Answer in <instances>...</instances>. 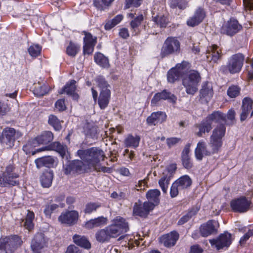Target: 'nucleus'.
Returning <instances> with one entry per match:
<instances>
[{
    "mask_svg": "<svg viewBox=\"0 0 253 253\" xmlns=\"http://www.w3.org/2000/svg\"><path fill=\"white\" fill-rule=\"evenodd\" d=\"M79 49L80 46L79 45L72 42H70L66 48V53L69 56H75L79 51Z\"/></svg>",
    "mask_w": 253,
    "mask_h": 253,
    "instance_id": "47",
    "label": "nucleus"
},
{
    "mask_svg": "<svg viewBox=\"0 0 253 253\" xmlns=\"http://www.w3.org/2000/svg\"><path fill=\"white\" fill-rule=\"evenodd\" d=\"M76 81L75 80L71 81L69 83H67L64 87L59 92L60 94L64 93H67L68 95L73 96L74 99H77L79 96L75 93L76 89Z\"/></svg>",
    "mask_w": 253,
    "mask_h": 253,
    "instance_id": "32",
    "label": "nucleus"
},
{
    "mask_svg": "<svg viewBox=\"0 0 253 253\" xmlns=\"http://www.w3.org/2000/svg\"><path fill=\"white\" fill-rule=\"evenodd\" d=\"M226 132V127L224 125H217L213 129L211 136L222 140Z\"/></svg>",
    "mask_w": 253,
    "mask_h": 253,
    "instance_id": "41",
    "label": "nucleus"
},
{
    "mask_svg": "<svg viewBox=\"0 0 253 253\" xmlns=\"http://www.w3.org/2000/svg\"><path fill=\"white\" fill-rule=\"evenodd\" d=\"M180 42L174 37H169L164 42L161 49V55L162 57L174 54L180 50Z\"/></svg>",
    "mask_w": 253,
    "mask_h": 253,
    "instance_id": "6",
    "label": "nucleus"
},
{
    "mask_svg": "<svg viewBox=\"0 0 253 253\" xmlns=\"http://www.w3.org/2000/svg\"><path fill=\"white\" fill-rule=\"evenodd\" d=\"M176 169L175 164L169 165L164 170L161 178L159 180V185L164 193H167L170 179Z\"/></svg>",
    "mask_w": 253,
    "mask_h": 253,
    "instance_id": "9",
    "label": "nucleus"
},
{
    "mask_svg": "<svg viewBox=\"0 0 253 253\" xmlns=\"http://www.w3.org/2000/svg\"><path fill=\"white\" fill-rule=\"evenodd\" d=\"M250 114V117H253V100L249 97H245L242 100L240 114V121L243 122L247 119Z\"/></svg>",
    "mask_w": 253,
    "mask_h": 253,
    "instance_id": "15",
    "label": "nucleus"
},
{
    "mask_svg": "<svg viewBox=\"0 0 253 253\" xmlns=\"http://www.w3.org/2000/svg\"><path fill=\"white\" fill-rule=\"evenodd\" d=\"M21 243V239L17 235L6 237L0 239V250H3L4 253H12Z\"/></svg>",
    "mask_w": 253,
    "mask_h": 253,
    "instance_id": "7",
    "label": "nucleus"
},
{
    "mask_svg": "<svg viewBox=\"0 0 253 253\" xmlns=\"http://www.w3.org/2000/svg\"><path fill=\"white\" fill-rule=\"evenodd\" d=\"M100 207L101 204L99 203L90 202L86 205L84 211L85 213L90 214L92 212L95 211Z\"/></svg>",
    "mask_w": 253,
    "mask_h": 253,
    "instance_id": "51",
    "label": "nucleus"
},
{
    "mask_svg": "<svg viewBox=\"0 0 253 253\" xmlns=\"http://www.w3.org/2000/svg\"><path fill=\"white\" fill-rule=\"evenodd\" d=\"M206 119L208 121L211 122V124L213 122L218 123L222 121H226L225 115L219 111H215L212 114L209 115Z\"/></svg>",
    "mask_w": 253,
    "mask_h": 253,
    "instance_id": "37",
    "label": "nucleus"
},
{
    "mask_svg": "<svg viewBox=\"0 0 253 253\" xmlns=\"http://www.w3.org/2000/svg\"><path fill=\"white\" fill-rule=\"evenodd\" d=\"M162 100H168L171 102L175 103L176 101V97L170 92L164 90L161 92L156 93L152 99L151 103L152 105H156Z\"/></svg>",
    "mask_w": 253,
    "mask_h": 253,
    "instance_id": "22",
    "label": "nucleus"
},
{
    "mask_svg": "<svg viewBox=\"0 0 253 253\" xmlns=\"http://www.w3.org/2000/svg\"><path fill=\"white\" fill-rule=\"evenodd\" d=\"M73 239L74 242L78 246L86 249H89L91 247L90 243L84 237H81L78 235H75L73 237Z\"/></svg>",
    "mask_w": 253,
    "mask_h": 253,
    "instance_id": "40",
    "label": "nucleus"
},
{
    "mask_svg": "<svg viewBox=\"0 0 253 253\" xmlns=\"http://www.w3.org/2000/svg\"><path fill=\"white\" fill-rule=\"evenodd\" d=\"M245 57L241 53L232 56L228 60L227 68L231 74L239 72L243 65Z\"/></svg>",
    "mask_w": 253,
    "mask_h": 253,
    "instance_id": "10",
    "label": "nucleus"
},
{
    "mask_svg": "<svg viewBox=\"0 0 253 253\" xmlns=\"http://www.w3.org/2000/svg\"><path fill=\"white\" fill-rule=\"evenodd\" d=\"M141 1L142 0H126L125 8L127 9L131 7H138L141 4Z\"/></svg>",
    "mask_w": 253,
    "mask_h": 253,
    "instance_id": "60",
    "label": "nucleus"
},
{
    "mask_svg": "<svg viewBox=\"0 0 253 253\" xmlns=\"http://www.w3.org/2000/svg\"><path fill=\"white\" fill-rule=\"evenodd\" d=\"M96 82L100 88L98 103L101 109H104L108 106L110 99V86L102 77H98L96 79Z\"/></svg>",
    "mask_w": 253,
    "mask_h": 253,
    "instance_id": "5",
    "label": "nucleus"
},
{
    "mask_svg": "<svg viewBox=\"0 0 253 253\" xmlns=\"http://www.w3.org/2000/svg\"><path fill=\"white\" fill-rule=\"evenodd\" d=\"M179 186V189H184L190 187L192 184V180L187 175L181 176L175 181Z\"/></svg>",
    "mask_w": 253,
    "mask_h": 253,
    "instance_id": "39",
    "label": "nucleus"
},
{
    "mask_svg": "<svg viewBox=\"0 0 253 253\" xmlns=\"http://www.w3.org/2000/svg\"><path fill=\"white\" fill-rule=\"evenodd\" d=\"M79 218V213L76 211L62 212L58 217V220L62 224L73 225L76 224Z\"/></svg>",
    "mask_w": 253,
    "mask_h": 253,
    "instance_id": "18",
    "label": "nucleus"
},
{
    "mask_svg": "<svg viewBox=\"0 0 253 253\" xmlns=\"http://www.w3.org/2000/svg\"><path fill=\"white\" fill-rule=\"evenodd\" d=\"M77 155L86 163L88 168H95L101 161L104 160V152L97 147H92L86 150H79Z\"/></svg>",
    "mask_w": 253,
    "mask_h": 253,
    "instance_id": "2",
    "label": "nucleus"
},
{
    "mask_svg": "<svg viewBox=\"0 0 253 253\" xmlns=\"http://www.w3.org/2000/svg\"><path fill=\"white\" fill-rule=\"evenodd\" d=\"M190 147V144L186 145L182 152V164L184 167L186 169H190L192 166V164L189 156Z\"/></svg>",
    "mask_w": 253,
    "mask_h": 253,
    "instance_id": "35",
    "label": "nucleus"
},
{
    "mask_svg": "<svg viewBox=\"0 0 253 253\" xmlns=\"http://www.w3.org/2000/svg\"><path fill=\"white\" fill-rule=\"evenodd\" d=\"M210 242L212 246H214L219 250L224 247H228L232 243L231 234L226 232L221 234L216 239L210 240Z\"/></svg>",
    "mask_w": 253,
    "mask_h": 253,
    "instance_id": "16",
    "label": "nucleus"
},
{
    "mask_svg": "<svg viewBox=\"0 0 253 253\" xmlns=\"http://www.w3.org/2000/svg\"><path fill=\"white\" fill-rule=\"evenodd\" d=\"M241 89L237 85H232L230 86L227 91V93L230 98H235L239 95Z\"/></svg>",
    "mask_w": 253,
    "mask_h": 253,
    "instance_id": "52",
    "label": "nucleus"
},
{
    "mask_svg": "<svg viewBox=\"0 0 253 253\" xmlns=\"http://www.w3.org/2000/svg\"><path fill=\"white\" fill-rule=\"evenodd\" d=\"M179 190H180L179 189V186L175 181L174 183H173L170 187V194L171 197L174 198L176 197L178 194Z\"/></svg>",
    "mask_w": 253,
    "mask_h": 253,
    "instance_id": "62",
    "label": "nucleus"
},
{
    "mask_svg": "<svg viewBox=\"0 0 253 253\" xmlns=\"http://www.w3.org/2000/svg\"><path fill=\"white\" fill-rule=\"evenodd\" d=\"M188 4L187 0H171L170 6L172 8L178 7L179 9H185Z\"/></svg>",
    "mask_w": 253,
    "mask_h": 253,
    "instance_id": "49",
    "label": "nucleus"
},
{
    "mask_svg": "<svg viewBox=\"0 0 253 253\" xmlns=\"http://www.w3.org/2000/svg\"><path fill=\"white\" fill-rule=\"evenodd\" d=\"M219 224L217 221L211 220L206 224L202 225L200 227V232L202 236L208 237L216 231Z\"/></svg>",
    "mask_w": 253,
    "mask_h": 253,
    "instance_id": "25",
    "label": "nucleus"
},
{
    "mask_svg": "<svg viewBox=\"0 0 253 253\" xmlns=\"http://www.w3.org/2000/svg\"><path fill=\"white\" fill-rule=\"evenodd\" d=\"M111 3V0H94V5L98 9L103 10Z\"/></svg>",
    "mask_w": 253,
    "mask_h": 253,
    "instance_id": "56",
    "label": "nucleus"
},
{
    "mask_svg": "<svg viewBox=\"0 0 253 253\" xmlns=\"http://www.w3.org/2000/svg\"><path fill=\"white\" fill-rule=\"evenodd\" d=\"M107 222V218L101 216L90 219L85 223L84 227L87 229H92L94 227L104 226Z\"/></svg>",
    "mask_w": 253,
    "mask_h": 253,
    "instance_id": "29",
    "label": "nucleus"
},
{
    "mask_svg": "<svg viewBox=\"0 0 253 253\" xmlns=\"http://www.w3.org/2000/svg\"><path fill=\"white\" fill-rule=\"evenodd\" d=\"M2 135L0 140L1 144L5 148H10L14 146L15 139L21 136L22 133L13 128L8 127L3 130Z\"/></svg>",
    "mask_w": 253,
    "mask_h": 253,
    "instance_id": "8",
    "label": "nucleus"
},
{
    "mask_svg": "<svg viewBox=\"0 0 253 253\" xmlns=\"http://www.w3.org/2000/svg\"><path fill=\"white\" fill-rule=\"evenodd\" d=\"M154 209V205L150 202H144L143 204L135 203L133 209L134 215L141 217H146L149 213Z\"/></svg>",
    "mask_w": 253,
    "mask_h": 253,
    "instance_id": "17",
    "label": "nucleus"
},
{
    "mask_svg": "<svg viewBox=\"0 0 253 253\" xmlns=\"http://www.w3.org/2000/svg\"><path fill=\"white\" fill-rule=\"evenodd\" d=\"M167 115L163 112H154L147 119V123L150 125H156L158 124H161L166 121Z\"/></svg>",
    "mask_w": 253,
    "mask_h": 253,
    "instance_id": "28",
    "label": "nucleus"
},
{
    "mask_svg": "<svg viewBox=\"0 0 253 253\" xmlns=\"http://www.w3.org/2000/svg\"><path fill=\"white\" fill-rule=\"evenodd\" d=\"M111 197L117 200H124L126 198V194L124 192H120L118 193L117 192H113L111 194Z\"/></svg>",
    "mask_w": 253,
    "mask_h": 253,
    "instance_id": "63",
    "label": "nucleus"
},
{
    "mask_svg": "<svg viewBox=\"0 0 253 253\" xmlns=\"http://www.w3.org/2000/svg\"><path fill=\"white\" fill-rule=\"evenodd\" d=\"M13 170L14 167L13 165H9L7 166L5 171L2 174V176H0V185L1 186H14L17 184L16 181L13 180V179L18 177V175L16 173L13 172Z\"/></svg>",
    "mask_w": 253,
    "mask_h": 253,
    "instance_id": "12",
    "label": "nucleus"
},
{
    "mask_svg": "<svg viewBox=\"0 0 253 253\" xmlns=\"http://www.w3.org/2000/svg\"><path fill=\"white\" fill-rule=\"evenodd\" d=\"M87 167L86 163L81 160H74L70 163L69 165L64 168V173L68 175L72 172H82Z\"/></svg>",
    "mask_w": 253,
    "mask_h": 253,
    "instance_id": "20",
    "label": "nucleus"
},
{
    "mask_svg": "<svg viewBox=\"0 0 253 253\" xmlns=\"http://www.w3.org/2000/svg\"><path fill=\"white\" fill-rule=\"evenodd\" d=\"M206 17V12L201 7L197 8L194 15L187 21V24L190 27H194L201 23Z\"/></svg>",
    "mask_w": 253,
    "mask_h": 253,
    "instance_id": "21",
    "label": "nucleus"
},
{
    "mask_svg": "<svg viewBox=\"0 0 253 253\" xmlns=\"http://www.w3.org/2000/svg\"><path fill=\"white\" fill-rule=\"evenodd\" d=\"M53 173L52 171H44L41 177V182L43 187H49L52 182Z\"/></svg>",
    "mask_w": 253,
    "mask_h": 253,
    "instance_id": "34",
    "label": "nucleus"
},
{
    "mask_svg": "<svg viewBox=\"0 0 253 253\" xmlns=\"http://www.w3.org/2000/svg\"><path fill=\"white\" fill-rule=\"evenodd\" d=\"M53 146L63 158H66L67 159H68V152L66 146L62 145L58 142H55L53 144Z\"/></svg>",
    "mask_w": 253,
    "mask_h": 253,
    "instance_id": "44",
    "label": "nucleus"
},
{
    "mask_svg": "<svg viewBox=\"0 0 253 253\" xmlns=\"http://www.w3.org/2000/svg\"><path fill=\"white\" fill-rule=\"evenodd\" d=\"M48 123L55 130H59L61 128L60 122L57 118L54 115H50L48 118Z\"/></svg>",
    "mask_w": 253,
    "mask_h": 253,
    "instance_id": "55",
    "label": "nucleus"
},
{
    "mask_svg": "<svg viewBox=\"0 0 253 253\" xmlns=\"http://www.w3.org/2000/svg\"><path fill=\"white\" fill-rule=\"evenodd\" d=\"M128 228L127 223L122 217L117 216L112 221V224L103 229L98 230L95 235V239L99 243L110 241L111 238H117Z\"/></svg>",
    "mask_w": 253,
    "mask_h": 253,
    "instance_id": "1",
    "label": "nucleus"
},
{
    "mask_svg": "<svg viewBox=\"0 0 253 253\" xmlns=\"http://www.w3.org/2000/svg\"><path fill=\"white\" fill-rule=\"evenodd\" d=\"M213 95L212 88L210 84H205L200 90V97L208 102Z\"/></svg>",
    "mask_w": 253,
    "mask_h": 253,
    "instance_id": "33",
    "label": "nucleus"
},
{
    "mask_svg": "<svg viewBox=\"0 0 253 253\" xmlns=\"http://www.w3.org/2000/svg\"><path fill=\"white\" fill-rule=\"evenodd\" d=\"M34 217V213L33 211H28V213L25 218L24 226L25 228L28 229L29 231L31 230L34 228V225L33 223V220Z\"/></svg>",
    "mask_w": 253,
    "mask_h": 253,
    "instance_id": "45",
    "label": "nucleus"
},
{
    "mask_svg": "<svg viewBox=\"0 0 253 253\" xmlns=\"http://www.w3.org/2000/svg\"><path fill=\"white\" fill-rule=\"evenodd\" d=\"M182 84L187 94L194 95L198 90L201 81L200 74L195 70H191L182 76Z\"/></svg>",
    "mask_w": 253,
    "mask_h": 253,
    "instance_id": "4",
    "label": "nucleus"
},
{
    "mask_svg": "<svg viewBox=\"0 0 253 253\" xmlns=\"http://www.w3.org/2000/svg\"><path fill=\"white\" fill-rule=\"evenodd\" d=\"M251 204V201L250 200L242 196L231 201L230 206L234 211L242 213L249 210Z\"/></svg>",
    "mask_w": 253,
    "mask_h": 253,
    "instance_id": "13",
    "label": "nucleus"
},
{
    "mask_svg": "<svg viewBox=\"0 0 253 253\" xmlns=\"http://www.w3.org/2000/svg\"><path fill=\"white\" fill-rule=\"evenodd\" d=\"M143 20V16L142 15H139L135 18L130 22L131 28L134 31H136L137 27L141 24V22Z\"/></svg>",
    "mask_w": 253,
    "mask_h": 253,
    "instance_id": "58",
    "label": "nucleus"
},
{
    "mask_svg": "<svg viewBox=\"0 0 253 253\" xmlns=\"http://www.w3.org/2000/svg\"><path fill=\"white\" fill-rule=\"evenodd\" d=\"M223 141L221 139L210 136L209 146L212 154L216 153L222 147Z\"/></svg>",
    "mask_w": 253,
    "mask_h": 253,
    "instance_id": "36",
    "label": "nucleus"
},
{
    "mask_svg": "<svg viewBox=\"0 0 253 253\" xmlns=\"http://www.w3.org/2000/svg\"><path fill=\"white\" fill-rule=\"evenodd\" d=\"M124 17L122 14L116 16L112 20L108 21L105 25L106 30H110L115 26L119 24L123 19Z\"/></svg>",
    "mask_w": 253,
    "mask_h": 253,
    "instance_id": "46",
    "label": "nucleus"
},
{
    "mask_svg": "<svg viewBox=\"0 0 253 253\" xmlns=\"http://www.w3.org/2000/svg\"><path fill=\"white\" fill-rule=\"evenodd\" d=\"M195 154L198 160H201L204 156H209L213 154L210 147H207L206 143L202 140L197 145L195 150Z\"/></svg>",
    "mask_w": 253,
    "mask_h": 253,
    "instance_id": "23",
    "label": "nucleus"
},
{
    "mask_svg": "<svg viewBox=\"0 0 253 253\" xmlns=\"http://www.w3.org/2000/svg\"><path fill=\"white\" fill-rule=\"evenodd\" d=\"M154 21L161 27H166L169 21L164 15H158L154 18Z\"/></svg>",
    "mask_w": 253,
    "mask_h": 253,
    "instance_id": "53",
    "label": "nucleus"
},
{
    "mask_svg": "<svg viewBox=\"0 0 253 253\" xmlns=\"http://www.w3.org/2000/svg\"><path fill=\"white\" fill-rule=\"evenodd\" d=\"M46 241L42 233L37 234L31 244V248L35 253H40V250L46 246Z\"/></svg>",
    "mask_w": 253,
    "mask_h": 253,
    "instance_id": "24",
    "label": "nucleus"
},
{
    "mask_svg": "<svg viewBox=\"0 0 253 253\" xmlns=\"http://www.w3.org/2000/svg\"><path fill=\"white\" fill-rule=\"evenodd\" d=\"M197 212V210L193 209L190 210L188 213L182 216L178 221V225H182L187 222L193 216L195 215Z\"/></svg>",
    "mask_w": 253,
    "mask_h": 253,
    "instance_id": "54",
    "label": "nucleus"
},
{
    "mask_svg": "<svg viewBox=\"0 0 253 253\" xmlns=\"http://www.w3.org/2000/svg\"><path fill=\"white\" fill-rule=\"evenodd\" d=\"M34 93L38 96H43L47 92V88L45 85H41L40 84H35L34 90Z\"/></svg>",
    "mask_w": 253,
    "mask_h": 253,
    "instance_id": "48",
    "label": "nucleus"
},
{
    "mask_svg": "<svg viewBox=\"0 0 253 253\" xmlns=\"http://www.w3.org/2000/svg\"><path fill=\"white\" fill-rule=\"evenodd\" d=\"M59 207L58 205L52 204L46 206L44 210V213L47 217H50L51 213L55 211Z\"/></svg>",
    "mask_w": 253,
    "mask_h": 253,
    "instance_id": "59",
    "label": "nucleus"
},
{
    "mask_svg": "<svg viewBox=\"0 0 253 253\" xmlns=\"http://www.w3.org/2000/svg\"><path fill=\"white\" fill-rule=\"evenodd\" d=\"M206 54L208 60L214 63H216L222 56L221 49L215 44L208 47Z\"/></svg>",
    "mask_w": 253,
    "mask_h": 253,
    "instance_id": "26",
    "label": "nucleus"
},
{
    "mask_svg": "<svg viewBox=\"0 0 253 253\" xmlns=\"http://www.w3.org/2000/svg\"><path fill=\"white\" fill-rule=\"evenodd\" d=\"M55 108L60 111H62L65 110L66 106L64 99L58 100L55 104Z\"/></svg>",
    "mask_w": 253,
    "mask_h": 253,
    "instance_id": "64",
    "label": "nucleus"
},
{
    "mask_svg": "<svg viewBox=\"0 0 253 253\" xmlns=\"http://www.w3.org/2000/svg\"><path fill=\"white\" fill-rule=\"evenodd\" d=\"M235 115L236 113L234 109H230L226 116V121L228 124L232 125L235 123Z\"/></svg>",
    "mask_w": 253,
    "mask_h": 253,
    "instance_id": "57",
    "label": "nucleus"
},
{
    "mask_svg": "<svg viewBox=\"0 0 253 253\" xmlns=\"http://www.w3.org/2000/svg\"><path fill=\"white\" fill-rule=\"evenodd\" d=\"M84 38L83 50L84 54H91L94 50V47L96 43V37H93L89 33L84 31Z\"/></svg>",
    "mask_w": 253,
    "mask_h": 253,
    "instance_id": "19",
    "label": "nucleus"
},
{
    "mask_svg": "<svg viewBox=\"0 0 253 253\" xmlns=\"http://www.w3.org/2000/svg\"><path fill=\"white\" fill-rule=\"evenodd\" d=\"M161 192L159 190L151 189L147 191L146 197L148 200L147 202H150L154 205V208L158 205L160 202V196Z\"/></svg>",
    "mask_w": 253,
    "mask_h": 253,
    "instance_id": "30",
    "label": "nucleus"
},
{
    "mask_svg": "<svg viewBox=\"0 0 253 253\" xmlns=\"http://www.w3.org/2000/svg\"><path fill=\"white\" fill-rule=\"evenodd\" d=\"M35 163L39 169L42 167L51 168L54 166L55 160L51 156L43 157L36 159Z\"/></svg>",
    "mask_w": 253,
    "mask_h": 253,
    "instance_id": "31",
    "label": "nucleus"
},
{
    "mask_svg": "<svg viewBox=\"0 0 253 253\" xmlns=\"http://www.w3.org/2000/svg\"><path fill=\"white\" fill-rule=\"evenodd\" d=\"M125 242L127 243V247L129 249L132 248L134 246V244L136 246H138L139 242L137 239L133 240L130 236H125L124 237Z\"/></svg>",
    "mask_w": 253,
    "mask_h": 253,
    "instance_id": "61",
    "label": "nucleus"
},
{
    "mask_svg": "<svg viewBox=\"0 0 253 253\" xmlns=\"http://www.w3.org/2000/svg\"><path fill=\"white\" fill-rule=\"evenodd\" d=\"M140 139V137L138 136L128 135L125 140V145L127 147L136 148L139 145Z\"/></svg>",
    "mask_w": 253,
    "mask_h": 253,
    "instance_id": "43",
    "label": "nucleus"
},
{
    "mask_svg": "<svg viewBox=\"0 0 253 253\" xmlns=\"http://www.w3.org/2000/svg\"><path fill=\"white\" fill-rule=\"evenodd\" d=\"M42 50V47L39 44H32L28 48V52L29 54L33 57L38 56Z\"/></svg>",
    "mask_w": 253,
    "mask_h": 253,
    "instance_id": "50",
    "label": "nucleus"
},
{
    "mask_svg": "<svg viewBox=\"0 0 253 253\" xmlns=\"http://www.w3.org/2000/svg\"><path fill=\"white\" fill-rule=\"evenodd\" d=\"M53 139V135L51 131H45L41 135L36 137L31 141H29L23 146V150L27 154L32 153L33 155L36 152H39L42 151L48 150V147H44L42 148L37 149L36 151H32V148L37 147L40 144H46L51 142Z\"/></svg>",
    "mask_w": 253,
    "mask_h": 253,
    "instance_id": "3",
    "label": "nucleus"
},
{
    "mask_svg": "<svg viewBox=\"0 0 253 253\" xmlns=\"http://www.w3.org/2000/svg\"><path fill=\"white\" fill-rule=\"evenodd\" d=\"M242 29V26L238 21L235 19H231L225 23L221 29V32L227 35L232 36Z\"/></svg>",
    "mask_w": 253,
    "mask_h": 253,
    "instance_id": "14",
    "label": "nucleus"
},
{
    "mask_svg": "<svg viewBox=\"0 0 253 253\" xmlns=\"http://www.w3.org/2000/svg\"><path fill=\"white\" fill-rule=\"evenodd\" d=\"M199 131L197 132L196 134L199 137H202L203 134L205 132H209L211 129V124L207 120V119L203 121L198 126Z\"/></svg>",
    "mask_w": 253,
    "mask_h": 253,
    "instance_id": "38",
    "label": "nucleus"
},
{
    "mask_svg": "<svg viewBox=\"0 0 253 253\" xmlns=\"http://www.w3.org/2000/svg\"><path fill=\"white\" fill-rule=\"evenodd\" d=\"M189 67V63L183 61L181 64H177L175 68L171 69L168 73L167 79L169 83H173L178 80L186 71Z\"/></svg>",
    "mask_w": 253,
    "mask_h": 253,
    "instance_id": "11",
    "label": "nucleus"
},
{
    "mask_svg": "<svg viewBox=\"0 0 253 253\" xmlns=\"http://www.w3.org/2000/svg\"><path fill=\"white\" fill-rule=\"evenodd\" d=\"M94 59L95 62L99 66L104 68L109 67V63L108 59L102 53H96L94 55Z\"/></svg>",
    "mask_w": 253,
    "mask_h": 253,
    "instance_id": "42",
    "label": "nucleus"
},
{
    "mask_svg": "<svg viewBox=\"0 0 253 253\" xmlns=\"http://www.w3.org/2000/svg\"><path fill=\"white\" fill-rule=\"evenodd\" d=\"M179 238V234L175 231L162 236L160 238L161 243L167 247H170L174 246Z\"/></svg>",
    "mask_w": 253,
    "mask_h": 253,
    "instance_id": "27",
    "label": "nucleus"
}]
</instances>
